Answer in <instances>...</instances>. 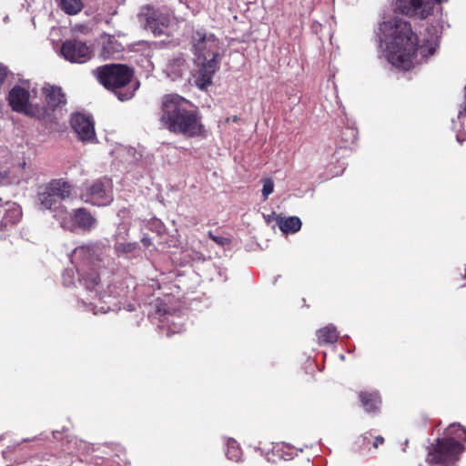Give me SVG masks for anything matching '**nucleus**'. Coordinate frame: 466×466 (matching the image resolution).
Instances as JSON below:
<instances>
[{
	"mask_svg": "<svg viewBox=\"0 0 466 466\" xmlns=\"http://www.w3.org/2000/svg\"><path fill=\"white\" fill-rule=\"evenodd\" d=\"M276 223L282 233H296L301 228V220L299 217H281L276 218Z\"/></svg>",
	"mask_w": 466,
	"mask_h": 466,
	"instance_id": "obj_18",
	"label": "nucleus"
},
{
	"mask_svg": "<svg viewBox=\"0 0 466 466\" xmlns=\"http://www.w3.org/2000/svg\"><path fill=\"white\" fill-rule=\"evenodd\" d=\"M358 397L365 412L371 415L380 412L382 398L378 390H361Z\"/></svg>",
	"mask_w": 466,
	"mask_h": 466,
	"instance_id": "obj_10",
	"label": "nucleus"
},
{
	"mask_svg": "<svg viewBox=\"0 0 466 466\" xmlns=\"http://www.w3.org/2000/svg\"><path fill=\"white\" fill-rule=\"evenodd\" d=\"M46 102L51 109H55L66 103V96L62 88L56 86L46 84L43 86Z\"/></svg>",
	"mask_w": 466,
	"mask_h": 466,
	"instance_id": "obj_14",
	"label": "nucleus"
},
{
	"mask_svg": "<svg viewBox=\"0 0 466 466\" xmlns=\"http://www.w3.org/2000/svg\"><path fill=\"white\" fill-rule=\"evenodd\" d=\"M188 72V66L184 57L178 56L172 59L167 66V73L172 80L183 77Z\"/></svg>",
	"mask_w": 466,
	"mask_h": 466,
	"instance_id": "obj_17",
	"label": "nucleus"
},
{
	"mask_svg": "<svg viewBox=\"0 0 466 466\" xmlns=\"http://www.w3.org/2000/svg\"><path fill=\"white\" fill-rule=\"evenodd\" d=\"M373 437L372 431H368L359 437V444L361 448L368 449L370 444L371 438Z\"/></svg>",
	"mask_w": 466,
	"mask_h": 466,
	"instance_id": "obj_24",
	"label": "nucleus"
},
{
	"mask_svg": "<svg viewBox=\"0 0 466 466\" xmlns=\"http://www.w3.org/2000/svg\"><path fill=\"white\" fill-rule=\"evenodd\" d=\"M384 442H385L384 438L380 435H378L374 438L372 446L374 449H378L380 445L384 444Z\"/></svg>",
	"mask_w": 466,
	"mask_h": 466,
	"instance_id": "obj_29",
	"label": "nucleus"
},
{
	"mask_svg": "<svg viewBox=\"0 0 466 466\" xmlns=\"http://www.w3.org/2000/svg\"><path fill=\"white\" fill-rule=\"evenodd\" d=\"M39 199V208L40 209H54L59 208L60 202L59 200L51 195V193L45 187L44 191L40 192L38 195Z\"/></svg>",
	"mask_w": 466,
	"mask_h": 466,
	"instance_id": "obj_20",
	"label": "nucleus"
},
{
	"mask_svg": "<svg viewBox=\"0 0 466 466\" xmlns=\"http://www.w3.org/2000/svg\"><path fill=\"white\" fill-rule=\"evenodd\" d=\"M96 79L120 101L131 99L139 88V81L134 79V70L123 64H106L92 71Z\"/></svg>",
	"mask_w": 466,
	"mask_h": 466,
	"instance_id": "obj_4",
	"label": "nucleus"
},
{
	"mask_svg": "<svg viewBox=\"0 0 466 466\" xmlns=\"http://www.w3.org/2000/svg\"><path fill=\"white\" fill-rule=\"evenodd\" d=\"M8 75V68L3 64H0V87L4 84L6 76Z\"/></svg>",
	"mask_w": 466,
	"mask_h": 466,
	"instance_id": "obj_28",
	"label": "nucleus"
},
{
	"mask_svg": "<svg viewBox=\"0 0 466 466\" xmlns=\"http://www.w3.org/2000/svg\"><path fill=\"white\" fill-rule=\"evenodd\" d=\"M81 198L95 206H106L113 200L112 181L107 177L86 181L82 185Z\"/></svg>",
	"mask_w": 466,
	"mask_h": 466,
	"instance_id": "obj_5",
	"label": "nucleus"
},
{
	"mask_svg": "<svg viewBox=\"0 0 466 466\" xmlns=\"http://www.w3.org/2000/svg\"><path fill=\"white\" fill-rule=\"evenodd\" d=\"M25 165H26V163L24 161V162H22V163H20V164L18 165V167H19V168H21V169H23V168H25Z\"/></svg>",
	"mask_w": 466,
	"mask_h": 466,
	"instance_id": "obj_31",
	"label": "nucleus"
},
{
	"mask_svg": "<svg viewBox=\"0 0 466 466\" xmlns=\"http://www.w3.org/2000/svg\"><path fill=\"white\" fill-rule=\"evenodd\" d=\"M160 224H161L160 221L157 219H155L154 221H152V225H154L156 228L160 226Z\"/></svg>",
	"mask_w": 466,
	"mask_h": 466,
	"instance_id": "obj_30",
	"label": "nucleus"
},
{
	"mask_svg": "<svg viewBox=\"0 0 466 466\" xmlns=\"http://www.w3.org/2000/svg\"><path fill=\"white\" fill-rule=\"evenodd\" d=\"M457 121L459 122V127H464L466 125V86H465V104L462 109H461L457 116Z\"/></svg>",
	"mask_w": 466,
	"mask_h": 466,
	"instance_id": "obj_26",
	"label": "nucleus"
},
{
	"mask_svg": "<svg viewBox=\"0 0 466 466\" xmlns=\"http://www.w3.org/2000/svg\"><path fill=\"white\" fill-rule=\"evenodd\" d=\"M46 188L60 201L70 198L72 186L63 179H54Z\"/></svg>",
	"mask_w": 466,
	"mask_h": 466,
	"instance_id": "obj_16",
	"label": "nucleus"
},
{
	"mask_svg": "<svg viewBox=\"0 0 466 466\" xmlns=\"http://www.w3.org/2000/svg\"><path fill=\"white\" fill-rule=\"evenodd\" d=\"M191 51L197 57L198 69L195 75V84L204 90L212 84V78L219 68L220 41L212 33L205 29H198L192 33Z\"/></svg>",
	"mask_w": 466,
	"mask_h": 466,
	"instance_id": "obj_2",
	"label": "nucleus"
},
{
	"mask_svg": "<svg viewBox=\"0 0 466 466\" xmlns=\"http://www.w3.org/2000/svg\"><path fill=\"white\" fill-rule=\"evenodd\" d=\"M262 195L264 199H267L268 196L273 192L274 189V182L271 178H263L262 179Z\"/></svg>",
	"mask_w": 466,
	"mask_h": 466,
	"instance_id": "obj_23",
	"label": "nucleus"
},
{
	"mask_svg": "<svg viewBox=\"0 0 466 466\" xmlns=\"http://www.w3.org/2000/svg\"><path fill=\"white\" fill-rule=\"evenodd\" d=\"M60 6L68 15H76L81 11L83 4L81 0H60Z\"/></svg>",
	"mask_w": 466,
	"mask_h": 466,
	"instance_id": "obj_21",
	"label": "nucleus"
},
{
	"mask_svg": "<svg viewBox=\"0 0 466 466\" xmlns=\"http://www.w3.org/2000/svg\"><path fill=\"white\" fill-rule=\"evenodd\" d=\"M318 343L322 344H332L335 343L339 339V333L335 326L329 324L327 325L316 332Z\"/></svg>",
	"mask_w": 466,
	"mask_h": 466,
	"instance_id": "obj_19",
	"label": "nucleus"
},
{
	"mask_svg": "<svg viewBox=\"0 0 466 466\" xmlns=\"http://www.w3.org/2000/svg\"><path fill=\"white\" fill-rule=\"evenodd\" d=\"M161 125L170 132L187 137L203 133L198 113L186 107V100L177 95L166 96L162 102Z\"/></svg>",
	"mask_w": 466,
	"mask_h": 466,
	"instance_id": "obj_3",
	"label": "nucleus"
},
{
	"mask_svg": "<svg viewBox=\"0 0 466 466\" xmlns=\"http://www.w3.org/2000/svg\"><path fill=\"white\" fill-rule=\"evenodd\" d=\"M71 127L81 141H92L96 137L94 123L90 116L84 114H74Z\"/></svg>",
	"mask_w": 466,
	"mask_h": 466,
	"instance_id": "obj_8",
	"label": "nucleus"
},
{
	"mask_svg": "<svg viewBox=\"0 0 466 466\" xmlns=\"http://www.w3.org/2000/svg\"><path fill=\"white\" fill-rule=\"evenodd\" d=\"M208 238L221 247L230 243V239L223 235H208Z\"/></svg>",
	"mask_w": 466,
	"mask_h": 466,
	"instance_id": "obj_25",
	"label": "nucleus"
},
{
	"mask_svg": "<svg viewBox=\"0 0 466 466\" xmlns=\"http://www.w3.org/2000/svg\"><path fill=\"white\" fill-rule=\"evenodd\" d=\"M30 94L25 87L20 86H14L8 95V101L16 112H26L29 106Z\"/></svg>",
	"mask_w": 466,
	"mask_h": 466,
	"instance_id": "obj_11",
	"label": "nucleus"
},
{
	"mask_svg": "<svg viewBox=\"0 0 466 466\" xmlns=\"http://www.w3.org/2000/svg\"><path fill=\"white\" fill-rule=\"evenodd\" d=\"M21 217V208L15 203H7L0 209V230H7V225L15 224Z\"/></svg>",
	"mask_w": 466,
	"mask_h": 466,
	"instance_id": "obj_12",
	"label": "nucleus"
},
{
	"mask_svg": "<svg viewBox=\"0 0 466 466\" xmlns=\"http://www.w3.org/2000/svg\"><path fill=\"white\" fill-rule=\"evenodd\" d=\"M226 455L229 460L238 461L241 458V450L235 441L228 442Z\"/></svg>",
	"mask_w": 466,
	"mask_h": 466,
	"instance_id": "obj_22",
	"label": "nucleus"
},
{
	"mask_svg": "<svg viewBox=\"0 0 466 466\" xmlns=\"http://www.w3.org/2000/svg\"><path fill=\"white\" fill-rule=\"evenodd\" d=\"M101 45L100 56L104 59L113 58L124 50L122 44L115 36L109 35L101 36Z\"/></svg>",
	"mask_w": 466,
	"mask_h": 466,
	"instance_id": "obj_13",
	"label": "nucleus"
},
{
	"mask_svg": "<svg viewBox=\"0 0 466 466\" xmlns=\"http://www.w3.org/2000/svg\"><path fill=\"white\" fill-rule=\"evenodd\" d=\"M138 19L143 27L150 30L155 35H164L170 23V16L167 14L149 5L141 7Z\"/></svg>",
	"mask_w": 466,
	"mask_h": 466,
	"instance_id": "obj_6",
	"label": "nucleus"
},
{
	"mask_svg": "<svg viewBox=\"0 0 466 466\" xmlns=\"http://www.w3.org/2000/svg\"><path fill=\"white\" fill-rule=\"evenodd\" d=\"M380 46L387 60L394 66L409 70L413 66L417 51L423 56H431L434 48L430 47L428 54L424 46L418 48V38L410 25L399 17H393L380 25Z\"/></svg>",
	"mask_w": 466,
	"mask_h": 466,
	"instance_id": "obj_1",
	"label": "nucleus"
},
{
	"mask_svg": "<svg viewBox=\"0 0 466 466\" xmlns=\"http://www.w3.org/2000/svg\"><path fill=\"white\" fill-rule=\"evenodd\" d=\"M452 125H453V129L456 131V139L460 144H461L463 141L466 140V133L465 134L460 133V128L457 126V121L452 120Z\"/></svg>",
	"mask_w": 466,
	"mask_h": 466,
	"instance_id": "obj_27",
	"label": "nucleus"
},
{
	"mask_svg": "<svg viewBox=\"0 0 466 466\" xmlns=\"http://www.w3.org/2000/svg\"><path fill=\"white\" fill-rule=\"evenodd\" d=\"M101 268V259L97 257L96 258H88L80 269V276L84 280L87 289H92L100 282V276L98 269Z\"/></svg>",
	"mask_w": 466,
	"mask_h": 466,
	"instance_id": "obj_9",
	"label": "nucleus"
},
{
	"mask_svg": "<svg viewBox=\"0 0 466 466\" xmlns=\"http://www.w3.org/2000/svg\"><path fill=\"white\" fill-rule=\"evenodd\" d=\"M61 55L69 62L81 64L91 58V50L84 42L66 40L62 44Z\"/></svg>",
	"mask_w": 466,
	"mask_h": 466,
	"instance_id": "obj_7",
	"label": "nucleus"
},
{
	"mask_svg": "<svg viewBox=\"0 0 466 466\" xmlns=\"http://www.w3.org/2000/svg\"><path fill=\"white\" fill-rule=\"evenodd\" d=\"M74 222L84 231L95 229L96 218L85 208H76L73 213Z\"/></svg>",
	"mask_w": 466,
	"mask_h": 466,
	"instance_id": "obj_15",
	"label": "nucleus"
}]
</instances>
